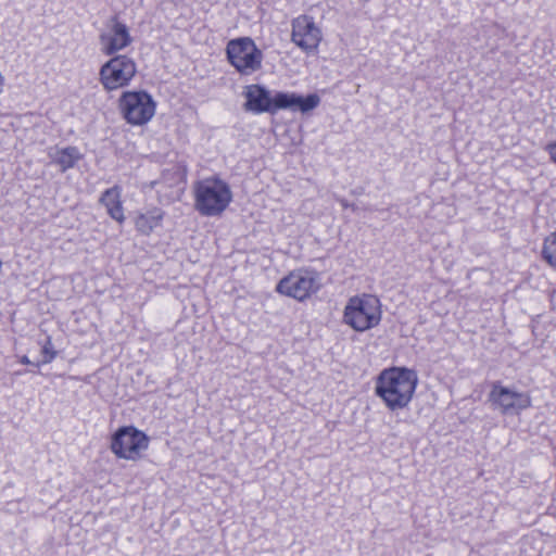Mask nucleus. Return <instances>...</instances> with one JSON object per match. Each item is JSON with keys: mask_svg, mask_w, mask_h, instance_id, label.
<instances>
[{"mask_svg": "<svg viewBox=\"0 0 556 556\" xmlns=\"http://www.w3.org/2000/svg\"><path fill=\"white\" fill-rule=\"evenodd\" d=\"M228 62L241 75H251L262 67L263 52L249 37L231 39L226 47Z\"/></svg>", "mask_w": 556, "mask_h": 556, "instance_id": "6e6552de", "label": "nucleus"}, {"mask_svg": "<svg viewBox=\"0 0 556 556\" xmlns=\"http://www.w3.org/2000/svg\"><path fill=\"white\" fill-rule=\"evenodd\" d=\"M546 151L549 154L551 160L556 164V142L548 143Z\"/></svg>", "mask_w": 556, "mask_h": 556, "instance_id": "6ab92c4d", "label": "nucleus"}, {"mask_svg": "<svg viewBox=\"0 0 556 556\" xmlns=\"http://www.w3.org/2000/svg\"><path fill=\"white\" fill-rule=\"evenodd\" d=\"M418 384L415 369L393 366L382 369L375 379V395L390 412L408 408Z\"/></svg>", "mask_w": 556, "mask_h": 556, "instance_id": "f257e3e1", "label": "nucleus"}, {"mask_svg": "<svg viewBox=\"0 0 556 556\" xmlns=\"http://www.w3.org/2000/svg\"><path fill=\"white\" fill-rule=\"evenodd\" d=\"M185 173L178 167L166 169L163 172L161 179L156 182L164 187H176L179 191L184 189Z\"/></svg>", "mask_w": 556, "mask_h": 556, "instance_id": "dca6fc26", "label": "nucleus"}, {"mask_svg": "<svg viewBox=\"0 0 556 556\" xmlns=\"http://www.w3.org/2000/svg\"><path fill=\"white\" fill-rule=\"evenodd\" d=\"M542 258L554 269H556V230L549 233L543 241Z\"/></svg>", "mask_w": 556, "mask_h": 556, "instance_id": "f3484780", "label": "nucleus"}, {"mask_svg": "<svg viewBox=\"0 0 556 556\" xmlns=\"http://www.w3.org/2000/svg\"><path fill=\"white\" fill-rule=\"evenodd\" d=\"M117 108L127 124L144 126L155 115L156 102L146 90H126L119 96Z\"/></svg>", "mask_w": 556, "mask_h": 556, "instance_id": "39448f33", "label": "nucleus"}, {"mask_svg": "<svg viewBox=\"0 0 556 556\" xmlns=\"http://www.w3.org/2000/svg\"><path fill=\"white\" fill-rule=\"evenodd\" d=\"M319 286L316 278L312 274L302 270L291 271L276 286L278 293L300 302L308 299L312 294L317 292Z\"/></svg>", "mask_w": 556, "mask_h": 556, "instance_id": "1a4fd4ad", "label": "nucleus"}, {"mask_svg": "<svg viewBox=\"0 0 556 556\" xmlns=\"http://www.w3.org/2000/svg\"><path fill=\"white\" fill-rule=\"evenodd\" d=\"M194 208L201 216L222 215L232 201L229 185L218 177H207L193 186Z\"/></svg>", "mask_w": 556, "mask_h": 556, "instance_id": "7ed1b4c3", "label": "nucleus"}, {"mask_svg": "<svg viewBox=\"0 0 556 556\" xmlns=\"http://www.w3.org/2000/svg\"><path fill=\"white\" fill-rule=\"evenodd\" d=\"M99 202L105 207L108 215L117 222L123 224L126 219L123 201H122V188L121 186H113L104 190L99 199Z\"/></svg>", "mask_w": 556, "mask_h": 556, "instance_id": "4468645a", "label": "nucleus"}, {"mask_svg": "<svg viewBox=\"0 0 556 556\" xmlns=\"http://www.w3.org/2000/svg\"><path fill=\"white\" fill-rule=\"evenodd\" d=\"M291 40L306 53L315 52L323 39L321 29L316 25L313 16L302 14L291 22Z\"/></svg>", "mask_w": 556, "mask_h": 556, "instance_id": "9b49d317", "label": "nucleus"}, {"mask_svg": "<svg viewBox=\"0 0 556 556\" xmlns=\"http://www.w3.org/2000/svg\"><path fill=\"white\" fill-rule=\"evenodd\" d=\"M150 438L135 426L119 427L111 437L110 450L119 459L138 462L143 458Z\"/></svg>", "mask_w": 556, "mask_h": 556, "instance_id": "0eeeda50", "label": "nucleus"}, {"mask_svg": "<svg viewBox=\"0 0 556 556\" xmlns=\"http://www.w3.org/2000/svg\"><path fill=\"white\" fill-rule=\"evenodd\" d=\"M382 318L380 300L372 294L363 293L350 298L343 309V323L357 332L376 328Z\"/></svg>", "mask_w": 556, "mask_h": 556, "instance_id": "20e7f679", "label": "nucleus"}, {"mask_svg": "<svg viewBox=\"0 0 556 556\" xmlns=\"http://www.w3.org/2000/svg\"><path fill=\"white\" fill-rule=\"evenodd\" d=\"M489 401L502 414L518 413L531 406V397L528 393L514 391L500 382L493 383Z\"/></svg>", "mask_w": 556, "mask_h": 556, "instance_id": "f8f14e48", "label": "nucleus"}, {"mask_svg": "<svg viewBox=\"0 0 556 556\" xmlns=\"http://www.w3.org/2000/svg\"><path fill=\"white\" fill-rule=\"evenodd\" d=\"M340 203L344 208H352L355 211V206L353 204H350L345 199H340Z\"/></svg>", "mask_w": 556, "mask_h": 556, "instance_id": "aec40b11", "label": "nucleus"}, {"mask_svg": "<svg viewBox=\"0 0 556 556\" xmlns=\"http://www.w3.org/2000/svg\"><path fill=\"white\" fill-rule=\"evenodd\" d=\"M99 70V81L108 92L128 87L138 74L137 62L127 54L110 55Z\"/></svg>", "mask_w": 556, "mask_h": 556, "instance_id": "423d86ee", "label": "nucleus"}, {"mask_svg": "<svg viewBox=\"0 0 556 556\" xmlns=\"http://www.w3.org/2000/svg\"><path fill=\"white\" fill-rule=\"evenodd\" d=\"M41 352L45 355V363H50L55 358L56 352L54 351L51 338H47L42 344Z\"/></svg>", "mask_w": 556, "mask_h": 556, "instance_id": "a211bd4d", "label": "nucleus"}, {"mask_svg": "<svg viewBox=\"0 0 556 556\" xmlns=\"http://www.w3.org/2000/svg\"><path fill=\"white\" fill-rule=\"evenodd\" d=\"M164 215V211L159 207L141 213L135 219V228L141 235L149 236L156 227L161 226Z\"/></svg>", "mask_w": 556, "mask_h": 556, "instance_id": "2eb2a0df", "label": "nucleus"}, {"mask_svg": "<svg viewBox=\"0 0 556 556\" xmlns=\"http://www.w3.org/2000/svg\"><path fill=\"white\" fill-rule=\"evenodd\" d=\"M99 41L104 55H117L132 43V37L128 26L117 16H113L99 35Z\"/></svg>", "mask_w": 556, "mask_h": 556, "instance_id": "9d476101", "label": "nucleus"}, {"mask_svg": "<svg viewBox=\"0 0 556 556\" xmlns=\"http://www.w3.org/2000/svg\"><path fill=\"white\" fill-rule=\"evenodd\" d=\"M48 156L52 164L56 165L62 173L73 168L83 160L84 154L77 147H51L48 150Z\"/></svg>", "mask_w": 556, "mask_h": 556, "instance_id": "ddd939ff", "label": "nucleus"}, {"mask_svg": "<svg viewBox=\"0 0 556 556\" xmlns=\"http://www.w3.org/2000/svg\"><path fill=\"white\" fill-rule=\"evenodd\" d=\"M20 363L24 364V365H29L30 361H29L28 356L23 355V356L20 357Z\"/></svg>", "mask_w": 556, "mask_h": 556, "instance_id": "412c9836", "label": "nucleus"}, {"mask_svg": "<svg viewBox=\"0 0 556 556\" xmlns=\"http://www.w3.org/2000/svg\"><path fill=\"white\" fill-rule=\"evenodd\" d=\"M243 94L245 110L256 114L264 112L274 114L279 110L307 113L320 103V98L316 93L302 97L295 92L279 91L271 96L266 87L257 84L247 86Z\"/></svg>", "mask_w": 556, "mask_h": 556, "instance_id": "f03ea898", "label": "nucleus"}]
</instances>
